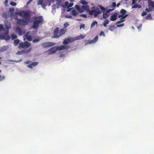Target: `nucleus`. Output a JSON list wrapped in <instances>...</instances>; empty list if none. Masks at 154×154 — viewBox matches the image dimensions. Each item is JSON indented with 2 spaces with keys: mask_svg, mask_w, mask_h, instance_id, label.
<instances>
[{
  "mask_svg": "<svg viewBox=\"0 0 154 154\" xmlns=\"http://www.w3.org/2000/svg\"><path fill=\"white\" fill-rule=\"evenodd\" d=\"M17 14L20 17H23V18L25 20H24L21 19H18L17 18H15V19L17 21V23L18 24L23 26L28 24L31 17L30 13L29 11H21L18 12Z\"/></svg>",
  "mask_w": 154,
  "mask_h": 154,
  "instance_id": "f257e3e1",
  "label": "nucleus"
},
{
  "mask_svg": "<svg viewBox=\"0 0 154 154\" xmlns=\"http://www.w3.org/2000/svg\"><path fill=\"white\" fill-rule=\"evenodd\" d=\"M0 30H4L3 26L2 24H0Z\"/></svg>",
  "mask_w": 154,
  "mask_h": 154,
  "instance_id": "49530a36",
  "label": "nucleus"
},
{
  "mask_svg": "<svg viewBox=\"0 0 154 154\" xmlns=\"http://www.w3.org/2000/svg\"><path fill=\"white\" fill-rule=\"evenodd\" d=\"M148 6L149 7H151L152 8L154 7V2L151 0H148Z\"/></svg>",
  "mask_w": 154,
  "mask_h": 154,
  "instance_id": "2eb2a0df",
  "label": "nucleus"
},
{
  "mask_svg": "<svg viewBox=\"0 0 154 154\" xmlns=\"http://www.w3.org/2000/svg\"><path fill=\"white\" fill-rule=\"evenodd\" d=\"M109 21L108 19H106L104 21V23H103V25L104 26L106 27L107 26V25L109 23Z\"/></svg>",
  "mask_w": 154,
  "mask_h": 154,
  "instance_id": "4be33fe9",
  "label": "nucleus"
},
{
  "mask_svg": "<svg viewBox=\"0 0 154 154\" xmlns=\"http://www.w3.org/2000/svg\"><path fill=\"white\" fill-rule=\"evenodd\" d=\"M120 3H118L116 5L117 7H118L120 5Z\"/></svg>",
  "mask_w": 154,
  "mask_h": 154,
  "instance_id": "bf43d9fd",
  "label": "nucleus"
},
{
  "mask_svg": "<svg viewBox=\"0 0 154 154\" xmlns=\"http://www.w3.org/2000/svg\"><path fill=\"white\" fill-rule=\"evenodd\" d=\"M8 0H5V4H6L8 3Z\"/></svg>",
  "mask_w": 154,
  "mask_h": 154,
  "instance_id": "4d7b16f0",
  "label": "nucleus"
},
{
  "mask_svg": "<svg viewBox=\"0 0 154 154\" xmlns=\"http://www.w3.org/2000/svg\"><path fill=\"white\" fill-rule=\"evenodd\" d=\"M69 4V3L68 2H66L65 3V5L66 7H67L68 6Z\"/></svg>",
  "mask_w": 154,
  "mask_h": 154,
  "instance_id": "603ef678",
  "label": "nucleus"
},
{
  "mask_svg": "<svg viewBox=\"0 0 154 154\" xmlns=\"http://www.w3.org/2000/svg\"><path fill=\"white\" fill-rule=\"evenodd\" d=\"M41 40V39L39 37L38 38L35 39H34L32 40V42L33 43H36L38 42Z\"/></svg>",
  "mask_w": 154,
  "mask_h": 154,
  "instance_id": "bb28decb",
  "label": "nucleus"
},
{
  "mask_svg": "<svg viewBox=\"0 0 154 154\" xmlns=\"http://www.w3.org/2000/svg\"><path fill=\"white\" fill-rule=\"evenodd\" d=\"M69 43L67 41V38L65 39L64 40V41H63V44L65 45H67Z\"/></svg>",
  "mask_w": 154,
  "mask_h": 154,
  "instance_id": "f704fd0d",
  "label": "nucleus"
},
{
  "mask_svg": "<svg viewBox=\"0 0 154 154\" xmlns=\"http://www.w3.org/2000/svg\"><path fill=\"white\" fill-rule=\"evenodd\" d=\"M99 7L100 9L103 12H104L106 11V9L103 7L102 5H99Z\"/></svg>",
  "mask_w": 154,
  "mask_h": 154,
  "instance_id": "c756f323",
  "label": "nucleus"
},
{
  "mask_svg": "<svg viewBox=\"0 0 154 154\" xmlns=\"http://www.w3.org/2000/svg\"><path fill=\"white\" fill-rule=\"evenodd\" d=\"M30 63V61H26L25 62V63L26 64H28Z\"/></svg>",
  "mask_w": 154,
  "mask_h": 154,
  "instance_id": "6e6d98bb",
  "label": "nucleus"
},
{
  "mask_svg": "<svg viewBox=\"0 0 154 154\" xmlns=\"http://www.w3.org/2000/svg\"><path fill=\"white\" fill-rule=\"evenodd\" d=\"M100 36H101L102 35H103V36H105V34L104 33V32L103 31H101L100 34Z\"/></svg>",
  "mask_w": 154,
  "mask_h": 154,
  "instance_id": "37998d69",
  "label": "nucleus"
},
{
  "mask_svg": "<svg viewBox=\"0 0 154 154\" xmlns=\"http://www.w3.org/2000/svg\"><path fill=\"white\" fill-rule=\"evenodd\" d=\"M141 8V6L138 4H135L132 7V8Z\"/></svg>",
  "mask_w": 154,
  "mask_h": 154,
  "instance_id": "412c9836",
  "label": "nucleus"
},
{
  "mask_svg": "<svg viewBox=\"0 0 154 154\" xmlns=\"http://www.w3.org/2000/svg\"><path fill=\"white\" fill-rule=\"evenodd\" d=\"M97 22L96 21H94L93 22L91 25V28H92L95 25V24H97Z\"/></svg>",
  "mask_w": 154,
  "mask_h": 154,
  "instance_id": "7c9ffc66",
  "label": "nucleus"
},
{
  "mask_svg": "<svg viewBox=\"0 0 154 154\" xmlns=\"http://www.w3.org/2000/svg\"><path fill=\"white\" fill-rule=\"evenodd\" d=\"M69 43H71L73 42L75 40H76V38H74L72 37H69L67 38Z\"/></svg>",
  "mask_w": 154,
  "mask_h": 154,
  "instance_id": "6ab92c4d",
  "label": "nucleus"
},
{
  "mask_svg": "<svg viewBox=\"0 0 154 154\" xmlns=\"http://www.w3.org/2000/svg\"><path fill=\"white\" fill-rule=\"evenodd\" d=\"M31 45V43L28 41H25L24 42H21L19 45V48H29Z\"/></svg>",
  "mask_w": 154,
  "mask_h": 154,
  "instance_id": "20e7f679",
  "label": "nucleus"
},
{
  "mask_svg": "<svg viewBox=\"0 0 154 154\" xmlns=\"http://www.w3.org/2000/svg\"><path fill=\"white\" fill-rule=\"evenodd\" d=\"M146 19L147 20H152V18L151 16V14H148L146 16Z\"/></svg>",
  "mask_w": 154,
  "mask_h": 154,
  "instance_id": "b1692460",
  "label": "nucleus"
},
{
  "mask_svg": "<svg viewBox=\"0 0 154 154\" xmlns=\"http://www.w3.org/2000/svg\"><path fill=\"white\" fill-rule=\"evenodd\" d=\"M17 38V36L16 35L14 34H12L11 35V38L12 40H14Z\"/></svg>",
  "mask_w": 154,
  "mask_h": 154,
  "instance_id": "cd10ccee",
  "label": "nucleus"
},
{
  "mask_svg": "<svg viewBox=\"0 0 154 154\" xmlns=\"http://www.w3.org/2000/svg\"><path fill=\"white\" fill-rule=\"evenodd\" d=\"M73 5V4L72 3H69V4H68V5L67 7V8H68L69 7H72Z\"/></svg>",
  "mask_w": 154,
  "mask_h": 154,
  "instance_id": "79ce46f5",
  "label": "nucleus"
},
{
  "mask_svg": "<svg viewBox=\"0 0 154 154\" xmlns=\"http://www.w3.org/2000/svg\"><path fill=\"white\" fill-rule=\"evenodd\" d=\"M136 0H132V5H134L136 2Z\"/></svg>",
  "mask_w": 154,
  "mask_h": 154,
  "instance_id": "864d4df0",
  "label": "nucleus"
},
{
  "mask_svg": "<svg viewBox=\"0 0 154 154\" xmlns=\"http://www.w3.org/2000/svg\"><path fill=\"white\" fill-rule=\"evenodd\" d=\"M142 24H140V25L139 26H138L137 27V28L139 29H140L141 28V27H142Z\"/></svg>",
  "mask_w": 154,
  "mask_h": 154,
  "instance_id": "5fc2aeb1",
  "label": "nucleus"
},
{
  "mask_svg": "<svg viewBox=\"0 0 154 154\" xmlns=\"http://www.w3.org/2000/svg\"><path fill=\"white\" fill-rule=\"evenodd\" d=\"M55 44V43L51 42H46L42 44V45L44 48H47L52 46Z\"/></svg>",
  "mask_w": 154,
  "mask_h": 154,
  "instance_id": "0eeeda50",
  "label": "nucleus"
},
{
  "mask_svg": "<svg viewBox=\"0 0 154 154\" xmlns=\"http://www.w3.org/2000/svg\"><path fill=\"white\" fill-rule=\"evenodd\" d=\"M89 8V7L88 5L82 6H81V11H82L83 12L84 11L88 10Z\"/></svg>",
  "mask_w": 154,
  "mask_h": 154,
  "instance_id": "ddd939ff",
  "label": "nucleus"
},
{
  "mask_svg": "<svg viewBox=\"0 0 154 154\" xmlns=\"http://www.w3.org/2000/svg\"><path fill=\"white\" fill-rule=\"evenodd\" d=\"M85 25L84 24H81L80 26V29H81L82 28H85Z\"/></svg>",
  "mask_w": 154,
  "mask_h": 154,
  "instance_id": "de8ad7c7",
  "label": "nucleus"
},
{
  "mask_svg": "<svg viewBox=\"0 0 154 154\" xmlns=\"http://www.w3.org/2000/svg\"><path fill=\"white\" fill-rule=\"evenodd\" d=\"M76 9L79 12L82 13L83 12L82 11H81V7H80L78 5H76L75 6Z\"/></svg>",
  "mask_w": 154,
  "mask_h": 154,
  "instance_id": "f3484780",
  "label": "nucleus"
},
{
  "mask_svg": "<svg viewBox=\"0 0 154 154\" xmlns=\"http://www.w3.org/2000/svg\"><path fill=\"white\" fill-rule=\"evenodd\" d=\"M120 12L121 14L118 15V18L122 17V19H125L128 16V14L125 15V14L127 12V11L124 9H122L120 11Z\"/></svg>",
  "mask_w": 154,
  "mask_h": 154,
  "instance_id": "39448f33",
  "label": "nucleus"
},
{
  "mask_svg": "<svg viewBox=\"0 0 154 154\" xmlns=\"http://www.w3.org/2000/svg\"><path fill=\"white\" fill-rule=\"evenodd\" d=\"M79 2L83 5H87L88 3V2L85 0H83V1H82L80 2Z\"/></svg>",
  "mask_w": 154,
  "mask_h": 154,
  "instance_id": "5701e85b",
  "label": "nucleus"
},
{
  "mask_svg": "<svg viewBox=\"0 0 154 154\" xmlns=\"http://www.w3.org/2000/svg\"><path fill=\"white\" fill-rule=\"evenodd\" d=\"M118 14V13H115L114 14H112L110 18V20L112 21H115L117 19V15Z\"/></svg>",
  "mask_w": 154,
  "mask_h": 154,
  "instance_id": "1a4fd4ad",
  "label": "nucleus"
},
{
  "mask_svg": "<svg viewBox=\"0 0 154 154\" xmlns=\"http://www.w3.org/2000/svg\"><path fill=\"white\" fill-rule=\"evenodd\" d=\"M116 24L117 25V27H121L123 26H124V24Z\"/></svg>",
  "mask_w": 154,
  "mask_h": 154,
  "instance_id": "c03bdc74",
  "label": "nucleus"
},
{
  "mask_svg": "<svg viewBox=\"0 0 154 154\" xmlns=\"http://www.w3.org/2000/svg\"><path fill=\"white\" fill-rule=\"evenodd\" d=\"M9 33V30H8L6 31L5 34L3 35V39H5L6 41L9 40L10 38V37L8 35Z\"/></svg>",
  "mask_w": 154,
  "mask_h": 154,
  "instance_id": "6e6552de",
  "label": "nucleus"
},
{
  "mask_svg": "<svg viewBox=\"0 0 154 154\" xmlns=\"http://www.w3.org/2000/svg\"><path fill=\"white\" fill-rule=\"evenodd\" d=\"M72 8H69L67 10V11H71V9Z\"/></svg>",
  "mask_w": 154,
  "mask_h": 154,
  "instance_id": "13d9d810",
  "label": "nucleus"
},
{
  "mask_svg": "<svg viewBox=\"0 0 154 154\" xmlns=\"http://www.w3.org/2000/svg\"><path fill=\"white\" fill-rule=\"evenodd\" d=\"M115 29V27L114 26L110 25L109 26V30L111 31H113Z\"/></svg>",
  "mask_w": 154,
  "mask_h": 154,
  "instance_id": "c85d7f7f",
  "label": "nucleus"
},
{
  "mask_svg": "<svg viewBox=\"0 0 154 154\" xmlns=\"http://www.w3.org/2000/svg\"><path fill=\"white\" fill-rule=\"evenodd\" d=\"M2 71L1 70H0V72H1Z\"/></svg>",
  "mask_w": 154,
  "mask_h": 154,
  "instance_id": "69168bd1",
  "label": "nucleus"
},
{
  "mask_svg": "<svg viewBox=\"0 0 154 154\" xmlns=\"http://www.w3.org/2000/svg\"><path fill=\"white\" fill-rule=\"evenodd\" d=\"M32 1V0H29V1H28V2L27 3H29L31 2Z\"/></svg>",
  "mask_w": 154,
  "mask_h": 154,
  "instance_id": "680f3d73",
  "label": "nucleus"
},
{
  "mask_svg": "<svg viewBox=\"0 0 154 154\" xmlns=\"http://www.w3.org/2000/svg\"><path fill=\"white\" fill-rule=\"evenodd\" d=\"M112 1H114V0H112Z\"/></svg>",
  "mask_w": 154,
  "mask_h": 154,
  "instance_id": "774afa93",
  "label": "nucleus"
},
{
  "mask_svg": "<svg viewBox=\"0 0 154 154\" xmlns=\"http://www.w3.org/2000/svg\"><path fill=\"white\" fill-rule=\"evenodd\" d=\"M102 13L101 11H100L99 8H97L94 10V16L95 17H96L99 14H101Z\"/></svg>",
  "mask_w": 154,
  "mask_h": 154,
  "instance_id": "9d476101",
  "label": "nucleus"
},
{
  "mask_svg": "<svg viewBox=\"0 0 154 154\" xmlns=\"http://www.w3.org/2000/svg\"><path fill=\"white\" fill-rule=\"evenodd\" d=\"M116 6V3L115 2H113L112 3V5L111 6V8H114V9L115 8V7Z\"/></svg>",
  "mask_w": 154,
  "mask_h": 154,
  "instance_id": "72a5a7b5",
  "label": "nucleus"
},
{
  "mask_svg": "<svg viewBox=\"0 0 154 154\" xmlns=\"http://www.w3.org/2000/svg\"><path fill=\"white\" fill-rule=\"evenodd\" d=\"M21 52L20 51H19L17 52V54H21Z\"/></svg>",
  "mask_w": 154,
  "mask_h": 154,
  "instance_id": "052dcab7",
  "label": "nucleus"
},
{
  "mask_svg": "<svg viewBox=\"0 0 154 154\" xmlns=\"http://www.w3.org/2000/svg\"><path fill=\"white\" fill-rule=\"evenodd\" d=\"M72 14L73 16H76L77 14V13L76 11L75 10H73L72 11Z\"/></svg>",
  "mask_w": 154,
  "mask_h": 154,
  "instance_id": "473e14b6",
  "label": "nucleus"
},
{
  "mask_svg": "<svg viewBox=\"0 0 154 154\" xmlns=\"http://www.w3.org/2000/svg\"><path fill=\"white\" fill-rule=\"evenodd\" d=\"M2 59V58L1 57H0V59ZM1 61H0V64H1Z\"/></svg>",
  "mask_w": 154,
  "mask_h": 154,
  "instance_id": "e2e57ef3",
  "label": "nucleus"
},
{
  "mask_svg": "<svg viewBox=\"0 0 154 154\" xmlns=\"http://www.w3.org/2000/svg\"><path fill=\"white\" fill-rule=\"evenodd\" d=\"M32 48H29V49H28V50H27L25 52V53H28L30 51H31V49H32Z\"/></svg>",
  "mask_w": 154,
  "mask_h": 154,
  "instance_id": "09e8293b",
  "label": "nucleus"
},
{
  "mask_svg": "<svg viewBox=\"0 0 154 154\" xmlns=\"http://www.w3.org/2000/svg\"><path fill=\"white\" fill-rule=\"evenodd\" d=\"M33 22L32 27L33 28L36 29L39 27L40 24H42L44 21V19L42 16L37 17L34 16L33 17Z\"/></svg>",
  "mask_w": 154,
  "mask_h": 154,
  "instance_id": "7ed1b4c3",
  "label": "nucleus"
},
{
  "mask_svg": "<svg viewBox=\"0 0 154 154\" xmlns=\"http://www.w3.org/2000/svg\"><path fill=\"white\" fill-rule=\"evenodd\" d=\"M69 25V24L68 23L66 22L65 23L64 25V27L63 28H65L66 29V28Z\"/></svg>",
  "mask_w": 154,
  "mask_h": 154,
  "instance_id": "a19ab883",
  "label": "nucleus"
},
{
  "mask_svg": "<svg viewBox=\"0 0 154 154\" xmlns=\"http://www.w3.org/2000/svg\"><path fill=\"white\" fill-rule=\"evenodd\" d=\"M8 47L7 46H4L0 49V51L3 52L6 51L8 48Z\"/></svg>",
  "mask_w": 154,
  "mask_h": 154,
  "instance_id": "a211bd4d",
  "label": "nucleus"
},
{
  "mask_svg": "<svg viewBox=\"0 0 154 154\" xmlns=\"http://www.w3.org/2000/svg\"><path fill=\"white\" fill-rule=\"evenodd\" d=\"M10 5L12 6H15L17 5L16 3L11 2L10 3Z\"/></svg>",
  "mask_w": 154,
  "mask_h": 154,
  "instance_id": "58836bf2",
  "label": "nucleus"
},
{
  "mask_svg": "<svg viewBox=\"0 0 154 154\" xmlns=\"http://www.w3.org/2000/svg\"><path fill=\"white\" fill-rule=\"evenodd\" d=\"M84 37H85V36H84L83 35H80L79 36H78L77 37H75V38H76V39L79 40V39H83Z\"/></svg>",
  "mask_w": 154,
  "mask_h": 154,
  "instance_id": "393cba45",
  "label": "nucleus"
},
{
  "mask_svg": "<svg viewBox=\"0 0 154 154\" xmlns=\"http://www.w3.org/2000/svg\"><path fill=\"white\" fill-rule=\"evenodd\" d=\"M147 14V13L146 12L143 11V12L142 13L141 16H144L146 15Z\"/></svg>",
  "mask_w": 154,
  "mask_h": 154,
  "instance_id": "a18cd8bd",
  "label": "nucleus"
},
{
  "mask_svg": "<svg viewBox=\"0 0 154 154\" xmlns=\"http://www.w3.org/2000/svg\"><path fill=\"white\" fill-rule=\"evenodd\" d=\"M38 64V63L37 62H34L28 65V67L32 69L33 66L34 67L36 66Z\"/></svg>",
  "mask_w": 154,
  "mask_h": 154,
  "instance_id": "4468645a",
  "label": "nucleus"
},
{
  "mask_svg": "<svg viewBox=\"0 0 154 154\" xmlns=\"http://www.w3.org/2000/svg\"><path fill=\"white\" fill-rule=\"evenodd\" d=\"M25 37H26L27 40L29 41H31L32 40V37L31 35H28V34H26L25 35Z\"/></svg>",
  "mask_w": 154,
  "mask_h": 154,
  "instance_id": "aec40b11",
  "label": "nucleus"
},
{
  "mask_svg": "<svg viewBox=\"0 0 154 154\" xmlns=\"http://www.w3.org/2000/svg\"><path fill=\"white\" fill-rule=\"evenodd\" d=\"M98 39V36H96L93 40H86L85 41V44L86 45L88 44H91L95 43Z\"/></svg>",
  "mask_w": 154,
  "mask_h": 154,
  "instance_id": "423d86ee",
  "label": "nucleus"
},
{
  "mask_svg": "<svg viewBox=\"0 0 154 154\" xmlns=\"http://www.w3.org/2000/svg\"><path fill=\"white\" fill-rule=\"evenodd\" d=\"M67 29L65 28L59 29L58 27H56L53 30V35L51 36L52 38H58L61 36L64 35L66 32Z\"/></svg>",
  "mask_w": 154,
  "mask_h": 154,
  "instance_id": "f03ea898",
  "label": "nucleus"
},
{
  "mask_svg": "<svg viewBox=\"0 0 154 154\" xmlns=\"http://www.w3.org/2000/svg\"><path fill=\"white\" fill-rule=\"evenodd\" d=\"M1 78V76L0 75V79Z\"/></svg>",
  "mask_w": 154,
  "mask_h": 154,
  "instance_id": "338daca9",
  "label": "nucleus"
},
{
  "mask_svg": "<svg viewBox=\"0 0 154 154\" xmlns=\"http://www.w3.org/2000/svg\"><path fill=\"white\" fill-rule=\"evenodd\" d=\"M80 16L84 17V18H86L87 17V15L86 14H81Z\"/></svg>",
  "mask_w": 154,
  "mask_h": 154,
  "instance_id": "8fccbe9b",
  "label": "nucleus"
},
{
  "mask_svg": "<svg viewBox=\"0 0 154 154\" xmlns=\"http://www.w3.org/2000/svg\"><path fill=\"white\" fill-rule=\"evenodd\" d=\"M72 17L71 16H70L69 17H68V18H71Z\"/></svg>",
  "mask_w": 154,
  "mask_h": 154,
  "instance_id": "0e129e2a",
  "label": "nucleus"
},
{
  "mask_svg": "<svg viewBox=\"0 0 154 154\" xmlns=\"http://www.w3.org/2000/svg\"><path fill=\"white\" fill-rule=\"evenodd\" d=\"M94 14V10H93L89 12V14L90 15H92Z\"/></svg>",
  "mask_w": 154,
  "mask_h": 154,
  "instance_id": "ea45409f",
  "label": "nucleus"
},
{
  "mask_svg": "<svg viewBox=\"0 0 154 154\" xmlns=\"http://www.w3.org/2000/svg\"><path fill=\"white\" fill-rule=\"evenodd\" d=\"M153 9L152 8H146L145 9V11L147 12H149L152 11Z\"/></svg>",
  "mask_w": 154,
  "mask_h": 154,
  "instance_id": "c9c22d12",
  "label": "nucleus"
},
{
  "mask_svg": "<svg viewBox=\"0 0 154 154\" xmlns=\"http://www.w3.org/2000/svg\"><path fill=\"white\" fill-rule=\"evenodd\" d=\"M5 76H3L2 78L0 79V81H2L3 80H4L5 79Z\"/></svg>",
  "mask_w": 154,
  "mask_h": 154,
  "instance_id": "3c124183",
  "label": "nucleus"
},
{
  "mask_svg": "<svg viewBox=\"0 0 154 154\" xmlns=\"http://www.w3.org/2000/svg\"><path fill=\"white\" fill-rule=\"evenodd\" d=\"M125 20L124 19H122V18L121 19V20H119L116 22V24L120 23H121L124 22Z\"/></svg>",
  "mask_w": 154,
  "mask_h": 154,
  "instance_id": "e433bc0d",
  "label": "nucleus"
},
{
  "mask_svg": "<svg viewBox=\"0 0 154 154\" xmlns=\"http://www.w3.org/2000/svg\"><path fill=\"white\" fill-rule=\"evenodd\" d=\"M57 50H58L57 47H53L49 50V54H54L56 53Z\"/></svg>",
  "mask_w": 154,
  "mask_h": 154,
  "instance_id": "9b49d317",
  "label": "nucleus"
},
{
  "mask_svg": "<svg viewBox=\"0 0 154 154\" xmlns=\"http://www.w3.org/2000/svg\"><path fill=\"white\" fill-rule=\"evenodd\" d=\"M16 31L18 33V35H22L23 34L22 30L19 27H17L16 29Z\"/></svg>",
  "mask_w": 154,
  "mask_h": 154,
  "instance_id": "dca6fc26",
  "label": "nucleus"
},
{
  "mask_svg": "<svg viewBox=\"0 0 154 154\" xmlns=\"http://www.w3.org/2000/svg\"><path fill=\"white\" fill-rule=\"evenodd\" d=\"M108 17V15L107 13H104L103 12V18L106 19Z\"/></svg>",
  "mask_w": 154,
  "mask_h": 154,
  "instance_id": "2f4dec72",
  "label": "nucleus"
},
{
  "mask_svg": "<svg viewBox=\"0 0 154 154\" xmlns=\"http://www.w3.org/2000/svg\"><path fill=\"white\" fill-rule=\"evenodd\" d=\"M20 40L19 39H17L15 40L14 41V44L15 45H17L19 43Z\"/></svg>",
  "mask_w": 154,
  "mask_h": 154,
  "instance_id": "a878e982",
  "label": "nucleus"
},
{
  "mask_svg": "<svg viewBox=\"0 0 154 154\" xmlns=\"http://www.w3.org/2000/svg\"><path fill=\"white\" fill-rule=\"evenodd\" d=\"M57 47V49H58V50L59 51H61L64 49H66L68 48L67 46L64 45H62Z\"/></svg>",
  "mask_w": 154,
  "mask_h": 154,
  "instance_id": "f8f14e48",
  "label": "nucleus"
},
{
  "mask_svg": "<svg viewBox=\"0 0 154 154\" xmlns=\"http://www.w3.org/2000/svg\"><path fill=\"white\" fill-rule=\"evenodd\" d=\"M114 10V8L108 9L106 11V13L107 14L108 13H109V12L113 11Z\"/></svg>",
  "mask_w": 154,
  "mask_h": 154,
  "instance_id": "4c0bfd02",
  "label": "nucleus"
}]
</instances>
